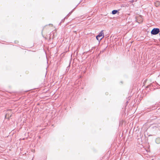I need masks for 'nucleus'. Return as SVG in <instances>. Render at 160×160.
Here are the masks:
<instances>
[{
    "instance_id": "obj_1",
    "label": "nucleus",
    "mask_w": 160,
    "mask_h": 160,
    "mask_svg": "<svg viewBox=\"0 0 160 160\" xmlns=\"http://www.w3.org/2000/svg\"><path fill=\"white\" fill-rule=\"evenodd\" d=\"M104 34L103 30H102L98 35L96 37L97 39L99 41H100L104 38Z\"/></svg>"
},
{
    "instance_id": "obj_8",
    "label": "nucleus",
    "mask_w": 160,
    "mask_h": 160,
    "mask_svg": "<svg viewBox=\"0 0 160 160\" xmlns=\"http://www.w3.org/2000/svg\"><path fill=\"white\" fill-rule=\"evenodd\" d=\"M65 18H64L62 20L61 22H63L64 21V20L65 19Z\"/></svg>"
},
{
    "instance_id": "obj_3",
    "label": "nucleus",
    "mask_w": 160,
    "mask_h": 160,
    "mask_svg": "<svg viewBox=\"0 0 160 160\" xmlns=\"http://www.w3.org/2000/svg\"><path fill=\"white\" fill-rule=\"evenodd\" d=\"M11 110H9L8 111V112L5 115V118L9 119L12 116Z\"/></svg>"
},
{
    "instance_id": "obj_5",
    "label": "nucleus",
    "mask_w": 160,
    "mask_h": 160,
    "mask_svg": "<svg viewBox=\"0 0 160 160\" xmlns=\"http://www.w3.org/2000/svg\"><path fill=\"white\" fill-rule=\"evenodd\" d=\"M118 12V11L117 10H113L112 11V13L113 14H115L117 13Z\"/></svg>"
},
{
    "instance_id": "obj_2",
    "label": "nucleus",
    "mask_w": 160,
    "mask_h": 160,
    "mask_svg": "<svg viewBox=\"0 0 160 160\" xmlns=\"http://www.w3.org/2000/svg\"><path fill=\"white\" fill-rule=\"evenodd\" d=\"M159 29L158 28H154L151 32V33L152 35H156L159 32Z\"/></svg>"
},
{
    "instance_id": "obj_4",
    "label": "nucleus",
    "mask_w": 160,
    "mask_h": 160,
    "mask_svg": "<svg viewBox=\"0 0 160 160\" xmlns=\"http://www.w3.org/2000/svg\"><path fill=\"white\" fill-rule=\"evenodd\" d=\"M154 4L156 7H158L160 4V2L159 1H157L155 2Z\"/></svg>"
},
{
    "instance_id": "obj_7",
    "label": "nucleus",
    "mask_w": 160,
    "mask_h": 160,
    "mask_svg": "<svg viewBox=\"0 0 160 160\" xmlns=\"http://www.w3.org/2000/svg\"><path fill=\"white\" fill-rule=\"evenodd\" d=\"M137 1V0H132L131 1H130V2H131V3H132L134 1Z\"/></svg>"
},
{
    "instance_id": "obj_9",
    "label": "nucleus",
    "mask_w": 160,
    "mask_h": 160,
    "mask_svg": "<svg viewBox=\"0 0 160 160\" xmlns=\"http://www.w3.org/2000/svg\"><path fill=\"white\" fill-rule=\"evenodd\" d=\"M74 32H75V33H76V31H74Z\"/></svg>"
},
{
    "instance_id": "obj_6",
    "label": "nucleus",
    "mask_w": 160,
    "mask_h": 160,
    "mask_svg": "<svg viewBox=\"0 0 160 160\" xmlns=\"http://www.w3.org/2000/svg\"><path fill=\"white\" fill-rule=\"evenodd\" d=\"M72 11L71 12H70L67 15V16H69L72 12Z\"/></svg>"
}]
</instances>
